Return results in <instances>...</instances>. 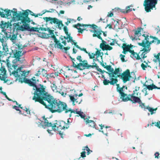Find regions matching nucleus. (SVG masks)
I'll use <instances>...</instances> for the list:
<instances>
[{
    "label": "nucleus",
    "mask_w": 160,
    "mask_h": 160,
    "mask_svg": "<svg viewBox=\"0 0 160 160\" xmlns=\"http://www.w3.org/2000/svg\"><path fill=\"white\" fill-rule=\"evenodd\" d=\"M84 148H85L84 149V150H86L87 151V155H89L91 152H92V151L90 150L87 146H86Z\"/></svg>",
    "instance_id": "nucleus-43"
},
{
    "label": "nucleus",
    "mask_w": 160,
    "mask_h": 160,
    "mask_svg": "<svg viewBox=\"0 0 160 160\" xmlns=\"http://www.w3.org/2000/svg\"><path fill=\"white\" fill-rule=\"evenodd\" d=\"M78 32L82 33L83 31L85 30L86 29H82L81 28H78Z\"/></svg>",
    "instance_id": "nucleus-56"
},
{
    "label": "nucleus",
    "mask_w": 160,
    "mask_h": 160,
    "mask_svg": "<svg viewBox=\"0 0 160 160\" xmlns=\"http://www.w3.org/2000/svg\"><path fill=\"white\" fill-rule=\"evenodd\" d=\"M60 72L61 73H63L64 75L66 78L72 77L73 78H76L79 77V76L78 75L76 76L74 75V74L71 73V72H69L68 71H64L62 69L60 70Z\"/></svg>",
    "instance_id": "nucleus-17"
},
{
    "label": "nucleus",
    "mask_w": 160,
    "mask_h": 160,
    "mask_svg": "<svg viewBox=\"0 0 160 160\" xmlns=\"http://www.w3.org/2000/svg\"><path fill=\"white\" fill-rule=\"evenodd\" d=\"M28 19V20L27 22L26 21L25 23H22L23 24H25V31L27 30L30 32H36L38 33H41L39 31V28L32 27L30 28L29 27V24H28V23H29L30 22V20L29 18L28 17V16L27 17V18Z\"/></svg>",
    "instance_id": "nucleus-8"
},
{
    "label": "nucleus",
    "mask_w": 160,
    "mask_h": 160,
    "mask_svg": "<svg viewBox=\"0 0 160 160\" xmlns=\"http://www.w3.org/2000/svg\"><path fill=\"white\" fill-rule=\"evenodd\" d=\"M45 105L46 108L48 109L52 113L64 112L65 114L70 112L69 117L72 116V113H76V111L68 107L67 104L60 100L54 99L53 97Z\"/></svg>",
    "instance_id": "nucleus-2"
},
{
    "label": "nucleus",
    "mask_w": 160,
    "mask_h": 160,
    "mask_svg": "<svg viewBox=\"0 0 160 160\" xmlns=\"http://www.w3.org/2000/svg\"><path fill=\"white\" fill-rule=\"evenodd\" d=\"M130 7H131V6H128V7H127L125 10H124V11H121V12L123 13H127L132 11V8H130Z\"/></svg>",
    "instance_id": "nucleus-38"
},
{
    "label": "nucleus",
    "mask_w": 160,
    "mask_h": 160,
    "mask_svg": "<svg viewBox=\"0 0 160 160\" xmlns=\"http://www.w3.org/2000/svg\"><path fill=\"white\" fill-rule=\"evenodd\" d=\"M128 101H130L132 102V103H138L139 104V106L141 107L142 108H144L146 109V107L145 106L144 103L142 102L141 100L140 99V101L138 102H135L134 100H132V99L130 98H127V99H124L123 100L124 102H127Z\"/></svg>",
    "instance_id": "nucleus-18"
},
{
    "label": "nucleus",
    "mask_w": 160,
    "mask_h": 160,
    "mask_svg": "<svg viewBox=\"0 0 160 160\" xmlns=\"http://www.w3.org/2000/svg\"><path fill=\"white\" fill-rule=\"evenodd\" d=\"M146 109H148V111L151 112V114L152 115L154 113H155V112H154L153 111H155L157 109V108L153 109V108H151L148 106L146 107Z\"/></svg>",
    "instance_id": "nucleus-35"
},
{
    "label": "nucleus",
    "mask_w": 160,
    "mask_h": 160,
    "mask_svg": "<svg viewBox=\"0 0 160 160\" xmlns=\"http://www.w3.org/2000/svg\"><path fill=\"white\" fill-rule=\"evenodd\" d=\"M155 125L160 129V121L157 122Z\"/></svg>",
    "instance_id": "nucleus-64"
},
{
    "label": "nucleus",
    "mask_w": 160,
    "mask_h": 160,
    "mask_svg": "<svg viewBox=\"0 0 160 160\" xmlns=\"http://www.w3.org/2000/svg\"><path fill=\"white\" fill-rule=\"evenodd\" d=\"M68 68V69L67 70H66V71H68L69 72H71V73H73V74H74L75 73H77V72L76 71V70H74V71H73L72 70V69H70L69 68H68V67H67Z\"/></svg>",
    "instance_id": "nucleus-47"
},
{
    "label": "nucleus",
    "mask_w": 160,
    "mask_h": 160,
    "mask_svg": "<svg viewBox=\"0 0 160 160\" xmlns=\"http://www.w3.org/2000/svg\"><path fill=\"white\" fill-rule=\"evenodd\" d=\"M143 85L145 86L146 87V88L148 89L149 90H152L156 88L155 85L153 84L150 85H147L144 84Z\"/></svg>",
    "instance_id": "nucleus-29"
},
{
    "label": "nucleus",
    "mask_w": 160,
    "mask_h": 160,
    "mask_svg": "<svg viewBox=\"0 0 160 160\" xmlns=\"http://www.w3.org/2000/svg\"><path fill=\"white\" fill-rule=\"evenodd\" d=\"M154 57L156 58V60H155L154 61L155 62H156L157 61H158L159 62V64H160V52L158 53L157 55H154Z\"/></svg>",
    "instance_id": "nucleus-39"
},
{
    "label": "nucleus",
    "mask_w": 160,
    "mask_h": 160,
    "mask_svg": "<svg viewBox=\"0 0 160 160\" xmlns=\"http://www.w3.org/2000/svg\"><path fill=\"white\" fill-rule=\"evenodd\" d=\"M59 134L61 136V138H63V135H65V134L63 133V132H61V131H59Z\"/></svg>",
    "instance_id": "nucleus-63"
},
{
    "label": "nucleus",
    "mask_w": 160,
    "mask_h": 160,
    "mask_svg": "<svg viewBox=\"0 0 160 160\" xmlns=\"http://www.w3.org/2000/svg\"><path fill=\"white\" fill-rule=\"evenodd\" d=\"M120 77L124 83H126L127 81H129L131 78L133 79L136 78V77L135 76L134 77H133L131 76L130 71L129 69H127L121 74L119 73V75L116 76L115 78L117 79L118 78H119Z\"/></svg>",
    "instance_id": "nucleus-5"
},
{
    "label": "nucleus",
    "mask_w": 160,
    "mask_h": 160,
    "mask_svg": "<svg viewBox=\"0 0 160 160\" xmlns=\"http://www.w3.org/2000/svg\"><path fill=\"white\" fill-rule=\"evenodd\" d=\"M114 70L113 68H112V67H111L110 68V70H109L108 72H106V73L108 74V73H113V72H114Z\"/></svg>",
    "instance_id": "nucleus-54"
},
{
    "label": "nucleus",
    "mask_w": 160,
    "mask_h": 160,
    "mask_svg": "<svg viewBox=\"0 0 160 160\" xmlns=\"http://www.w3.org/2000/svg\"><path fill=\"white\" fill-rule=\"evenodd\" d=\"M100 33H99V34H98V35H96L95 34H92V36L94 37H96L98 39L102 40V43H101L100 44V48H101L103 51H104L105 50V49H106L105 48L107 45L106 44V42L103 40L102 39V37L101 36H100L99 35L100 34H101Z\"/></svg>",
    "instance_id": "nucleus-14"
},
{
    "label": "nucleus",
    "mask_w": 160,
    "mask_h": 160,
    "mask_svg": "<svg viewBox=\"0 0 160 160\" xmlns=\"http://www.w3.org/2000/svg\"><path fill=\"white\" fill-rule=\"evenodd\" d=\"M78 95L75 94L73 96H69L72 102V104L73 105H75V103L79 104L81 103L82 99L81 98L78 97Z\"/></svg>",
    "instance_id": "nucleus-11"
},
{
    "label": "nucleus",
    "mask_w": 160,
    "mask_h": 160,
    "mask_svg": "<svg viewBox=\"0 0 160 160\" xmlns=\"http://www.w3.org/2000/svg\"><path fill=\"white\" fill-rule=\"evenodd\" d=\"M93 64H94V65H89L88 63L87 69H89L91 67L92 68H94V67H95L96 69L97 70L98 68V66L97 65V64L94 61L93 63Z\"/></svg>",
    "instance_id": "nucleus-37"
},
{
    "label": "nucleus",
    "mask_w": 160,
    "mask_h": 160,
    "mask_svg": "<svg viewBox=\"0 0 160 160\" xmlns=\"http://www.w3.org/2000/svg\"><path fill=\"white\" fill-rule=\"evenodd\" d=\"M141 66L143 70H145L146 68L148 67H150L151 68L149 65H147L146 64H144L143 63H142Z\"/></svg>",
    "instance_id": "nucleus-45"
},
{
    "label": "nucleus",
    "mask_w": 160,
    "mask_h": 160,
    "mask_svg": "<svg viewBox=\"0 0 160 160\" xmlns=\"http://www.w3.org/2000/svg\"><path fill=\"white\" fill-rule=\"evenodd\" d=\"M77 65H75V68L79 69L80 70H82L85 69H87L88 62L87 60H84L78 63L76 62Z\"/></svg>",
    "instance_id": "nucleus-10"
},
{
    "label": "nucleus",
    "mask_w": 160,
    "mask_h": 160,
    "mask_svg": "<svg viewBox=\"0 0 160 160\" xmlns=\"http://www.w3.org/2000/svg\"><path fill=\"white\" fill-rule=\"evenodd\" d=\"M83 113V112H82L80 114H79V116H80L82 118L84 119V120L85 121L86 120H87L88 118H85V116L84 114L83 115L82 114Z\"/></svg>",
    "instance_id": "nucleus-49"
},
{
    "label": "nucleus",
    "mask_w": 160,
    "mask_h": 160,
    "mask_svg": "<svg viewBox=\"0 0 160 160\" xmlns=\"http://www.w3.org/2000/svg\"><path fill=\"white\" fill-rule=\"evenodd\" d=\"M145 37V39L144 40H145L146 41H147L148 40L149 42L148 43V44L150 42V41H152L153 40L154 41V42L153 43L156 42V41H157V44H159L160 43V40H158V38L156 37H153L152 36H149L148 35H147L146 36H144V35H143Z\"/></svg>",
    "instance_id": "nucleus-15"
},
{
    "label": "nucleus",
    "mask_w": 160,
    "mask_h": 160,
    "mask_svg": "<svg viewBox=\"0 0 160 160\" xmlns=\"http://www.w3.org/2000/svg\"><path fill=\"white\" fill-rule=\"evenodd\" d=\"M21 53L22 52L20 51H17L14 54V57L16 58V61H19L20 62L22 63V60H21V58H20V57L22 55L21 54Z\"/></svg>",
    "instance_id": "nucleus-23"
},
{
    "label": "nucleus",
    "mask_w": 160,
    "mask_h": 160,
    "mask_svg": "<svg viewBox=\"0 0 160 160\" xmlns=\"http://www.w3.org/2000/svg\"><path fill=\"white\" fill-rule=\"evenodd\" d=\"M43 18L46 20V22L50 21V23L51 24L54 23L57 24L58 27V28L60 30L62 29V27L64 26V24L62 23V21L59 20L56 18L45 17Z\"/></svg>",
    "instance_id": "nucleus-6"
},
{
    "label": "nucleus",
    "mask_w": 160,
    "mask_h": 160,
    "mask_svg": "<svg viewBox=\"0 0 160 160\" xmlns=\"http://www.w3.org/2000/svg\"><path fill=\"white\" fill-rule=\"evenodd\" d=\"M46 70H45L44 69L42 68L38 70L37 72L35 74V75L36 76H39L40 75H41L42 72H45Z\"/></svg>",
    "instance_id": "nucleus-33"
},
{
    "label": "nucleus",
    "mask_w": 160,
    "mask_h": 160,
    "mask_svg": "<svg viewBox=\"0 0 160 160\" xmlns=\"http://www.w3.org/2000/svg\"><path fill=\"white\" fill-rule=\"evenodd\" d=\"M102 78L104 79L103 82L104 85H108L109 83L110 85H114L115 83H117L118 81L117 79L111 78H110V81L109 80H107L106 79L104 75H103L102 76Z\"/></svg>",
    "instance_id": "nucleus-9"
},
{
    "label": "nucleus",
    "mask_w": 160,
    "mask_h": 160,
    "mask_svg": "<svg viewBox=\"0 0 160 160\" xmlns=\"http://www.w3.org/2000/svg\"><path fill=\"white\" fill-rule=\"evenodd\" d=\"M7 64L8 67L10 68V72L16 78V80H18L21 83L24 82L30 86L33 87V89L35 91L32 99L35 102H39L45 106L49 101V99L52 97L48 95L45 90L46 87L41 84L37 85V82H38V79H36L35 77L30 79L26 78V77L29 74V71H22V66L17 68V65L16 64L11 65L9 63H8Z\"/></svg>",
    "instance_id": "nucleus-1"
},
{
    "label": "nucleus",
    "mask_w": 160,
    "mask_h": 160,
    "mask_svg": "<svg viewBox=\"0 0 160 160\" xmlns=\"http://www.w3.org/2000/svg\"><path fill=\"white\" fill-rule=\"evenodd\" d=\"M90 31L91 32L94 33L93 34L98 35L99 34V33H100L101 34H100L99 35L101 36V35L102 34V33H103L104 36L106 37L107 36V34L105 33L104 32L101 30V29H98L97 28L96 29H94L93 30H90Z\"/></svg>",
    "instance_id": "nucleus-22"
},
{
    "label": "nucleus",
    "mask_w": 160,
    "mask_h": 160,
    "mask_svg": "<svg viewBox=\"0 0 160 160\" xmlns=\"http://www.w3.org/2000/svg\"><path fill=\"white\" fill-rule=\"evenodd\" d=\"M69 40H68L67 42H72L73 43L74 42V41H73L72 39V37H71L68 38Z\"/></svg>",
    "instance_id": "nucleus-58"
},
{
    "label": "nucleus",
    "mask_w": 160,
    "mask_h": 160,
    "mask_svg": "<svg viewBox=\"0 0 160 160\" xmlns=\"http://www.w3.org/2000/svg\"><path fill=\"white\" fill-rule=\"evenodd\" d=\"M61 121H58L56 120L55 121V122L53 123L52 125L51 126L52 128V129L54 131H57V129H58V128H60L59 127V125L61 124L62 125H63L62 123H60Z\"/></svg>",
    "instance_id": "nucleus-21"
},
{
    "label": "nucleus",
    "mask_w": 160,
    "mask_h": 160,
    "mask_svg": "<svg viewBox=\"0 0 160 160\" xmlns=\"http://www.w3.org/2000/svg\"><path fill=\"white\" fill-rule=\"evenodd\" d=\"M2 45V50L3 51L2 52L1 51V47L0 46V58L3 55H6L8 54L9 53L8 52V47L7 45Z\"/></svg>",
    "instance_id": "nucleus-19"
},
{
    "label": "nucleus",
    "mask_w": 160,
    "mask_h": 160,
    "mask_svg": "<svg viewBox=\"0 0 160 160\" xmlns=\"http://www.w3.org/2000/svg\"><path fill=\"white\" fill-rule=\"evenodd\" d=\"M63 29L66 34H67L68 32V29L67 26H64L63 28Z\"/></svg>",
    "instance_id": "nucleus-53"
},
{
    "label": "nucleus",
    "mask_w": 160,
    "mask_h": 160,
    "mask_svg": "<svg viewBox=\"0 0 160 160\" xmlns=\"http://www.w3.org/2000/svg\"><path fill=\"white\" fill-rule=\"evenodd\" d=\"M97 70L99 72H100L102 74H103L104 72L106 73V72H107V71H106L104 70H102L101 69L99 68V67H98V68Z\"/></svg>",
    "instance_id": "nucleus-57"
},
{
    "label": "nucleus",
    "mask_w": 160,
    "mask_h": 160,
    "mask_svg": "<svg viewBox=\"0 0 160 160\" xmlns=\"http://www.w3.org/2000/svg\"><path fill=\"white\" fill-rule=\"evenodd\" d=\"M54 38V42L55 44L54 45V47L55 48H58L60 49H62L63 47V45L59 42V41H58L56 37L54 36H52Z\"/></svg>",
    "instance_id": "nucleus-24"
},
{
    "label": "nucleus",
    "mask_w": 160,
    "mask_h": 160,
    "mask_svg": "<svg viewBox=\"0 0 160 160\" xmlns=\"http://www.w3.org/2000/svg\"><path fill=\"white\" fill-rule=\"evenodd\" d=\"M47 31L48 32L49 34H47L45 32L42 33V37L44 38H48L50 37L54 39L53 38L52 36L56 37L54 34V30H51L49 28H47Z\"/></svg>",
    "instance_id": "nucleus-13"
},
{
    "label": "nucleus",
    "mask_w": 160,
    "mask_h": 160,
    "mask_svg": "<svg viewBox=\"0 0 160 160\" xmlns=\"http://www.w3.org/2000/svg\"><path fill=\"white\" fill-rule=\"evenodd\" d=\"M117 91L121 95V98H122V100L123 101V99L125 98V97L127 95L123 92V89H122V88H119L118 90H117Z\"/></svg>",
    "instance_id": "nucleus-28"
},
{
    "label": "nucleus",
    "mask_w": 160,
    "mask_h": 160,
    "mask_svg": "<svg viewBox=\"0 0 160 160\" xmlns=\"http://www.w3.org/2000/svg\"><path fill=\"white\" fill-rule=\"evenodd\" d=\"M149 42L148 40L146 41H145V40H144L142 41V42L138 43V44L139 46H142L144 48L142 50H141L138 52L139 56L141 58L140 60L141 62H142L143 60L147 57L146 54L150 51L151 49L150 45L152 43H153L154 41L153 40L150 41V42L148 44Z\"/></svg>",
    "instance_id": "nucleus-4"
},
{
    "label": "nucleus",
    "mask_w": 160,
    "mask_h": 160,
    "mask_svg": "<svg viewBox=\"0 0 160 160\" xmlns=\"http://www.w3.org/2000/svg\"><path fill=\"white\" fill-rule=\"evenodd\" d=\"M45 77L48 80L50 78H52L51 73L47 74Z\"/></svg>",
    "instance_id": "nucleus-62"
},
{
    "label": "nucleus",
    "mask_w": 160,
    "mask_h": 160,
    "mask_svg": "<svg viewBox=\"0 0 160 160\" xmlns=\"http://www.w3.org/2000/svg\"><path fill=\"white\" fill-rule=\"evenodd\" d=\"M81 26H85L87 27H88V26H90V28H92L93 29H96L97 28H98V26L94 24L90 25L81 24Z\"/></svg>",
    "instance_id": "nucleus-34"
},
{
    "label": "nucleus",
    "mask_w": 160,
    "mask_h": 160,
    "mask_svg": "<svg viewBox=\"0 0 160 160\" xmlns=\"http://www.w3.org/2000/svg\"><path fill=\"white\" fill-rule=\"evenodd\" d=\"M113 13L111 12H108V13L107 15V17H111L113 16Z\"/></svg>",
    "instance_id": "nucleus-61"
},
{
    "label": "nucleus",
    "mask_w": 160,
    "mask_h": 160,
    "mask_svg": "<svg viewBox=\"0 0 160 160\" xmlns=\"http://www.w3.org/2000/svg\"><path fill=\"white\" fill-rule=\"evenodd\" d=\"M14 30H16L17 31L19 30L23 31H25V24L20 26L18 23H14L13 24Z\"/></svg>",
    "instance_id": "nucleus-16"
},
{
    "label": "nucleus",
    "mask_w": 160,
    "mask_h": 160,
    "mask_svg": "<svg viewBox=\"0 0 160 160\" xmlns=\"http://www.w3.org/2000/svg\"><path fill=\"white\" fill-rule=\"evenodd\" d=\"M125 56L124 55H122V54H121L120 55V58L122 62H125L124 58Z\"/></svg>",
    "instance_id": "nucleus-48"
},
{
    "label": "nucleus",
    "mask_w": 160,
    "mask_h": 160,
    "mask_svg": "<svg viewBox=\"0 0 160 160\" xmlns=\"http://www.w3.org/2000/svg\"><path fill=\"white\" fill-rule=\"evenodd\" d=\"M120 72V69L119 68H115L113 72V73H108L109 78H115L117 75H119Z\"/></svg>",
    "instance_id": "nucleus-20"
},
{
    "label": "nucleus",
    "mask_w": 160,
    "mask_h": 160,
    "mask_svg": "<svg viewBox=\"0 0 160 160\" xmlns=\"http://www.w3.org/2000/svg\"><path fill=\"white\" fill-rule=\"evenodd\" d=\"M42 118L44 121H42L41 124L44 128H45L47 127L52 126V123L50 122V121L49 120V118H46L45 116L43 117Z\"/></svg>",
    "instance_id": "nucleus-12"
},
{
    "label": "nucleus",
    "mask_w": 160,
    "mask_h": 160,
    "mask_svg": "<svg viewBox=\"0 0 160 160\" xmlns=\"http://www.w3.org/2000/svg\"><path fill=\"white\" fill-rule=\"evenodd\" d=\"M70 58H71L72 62L73 65H72L73 67L75 68V65H77V64L75 63L76 60L74 58H72L71 57H70Z\"/></svg>",
    "instance_id": "nucleus-46"
},
{
    "label": "nucleus",
    "mask_w": 160,
    "mask_h": 160,
    "mask_svg": "<svg viewBox=\"0 0 160 160\" xmlns=\"http://www.w3.org/2000/svg\"><path fill=\"white\" fill-rule=\"evenodd\" d=\"M62 123L63 125H62L61 124L60 125H59V127L60 128H58V129H57V131L58 132L60 131L61 130H64V126L65 124V122L62 121L60 122V123Z\"/></svg>",
    "instance_id": "nucleus-31"
},
{
    "label": "nucleus",
    "mask_w": 160,
    "mask_h": 160,
    "mask_svg": "<svg viewBox=\"0 0 160 160\" xmlns=\"http://www.w3.org/2000/svg\"><path fill=\"white\" fill-rule=\"evenodd\" d=\"M142 28H137V30L135 31L134 36L135 37L138 36L139 34H141L140 32Z\"/></svg>",
    "instance_id": "nucleus-32"
},
{
    "label": "nucleus",
    "mask_w": 160,
    "mask_h": 160,
    "mask_svg": "<svg viewBox=\"0 0 160 160\" xmlns=\"http://www.w3.org/2000/svg\"><path fill=\"white\" fill-rule=\"evenodd\" d=\"M132 46L131 44H130V45L129 44L127 45L126 43H123L122 47L123 49H124L126 51H128L130 53V51H132V50L131 49Z\"/></svg>",
    "instance_id": "nucleus-26"
},
{
    "label": "nucleus",
    "mask_w": 160,
    "mask_h": 160,
    "mask_svg": "<svg viewBox=\"0 0 160 160\" xmlns=\"http://www.w3.org/2000/svg\"><path fill=\"white\" fill-rule=\"evenodd\" d=\"M131 54L130 57L133 59H136V60H140L141 59L139 56L138 53L135 52L133 50L130 51Z\"/></svg>",
    "instance_id": "nucleus-25"
},
{
    "label": "nucleus",
    "mask_w": 160,
    "mask_h": 160,
    "mask_svg": "<svg viewBox=\"0 0 160 160\" xmlns=\"http://www.w3.org/2000/svg\"><path fill=\"white\" fill-rule=\"evenodd\" d=\"M1 27L2 28H8V24L6 22H4L3 21L1 22Z\"/></svg>",
    "instance_id": "nucleus-36"
},
{
    "label": "nucleus",
    "mask_w": 160,
    "mask_h": 160,
    "mask_svg": "<svg viewBox=\"0 0 160 160\" xmlns=\"http://www.w3.org/2000/svg\"><path fill=\"white\" fill-rule=\"evenodd\" d=\"M81 156L82 158H84L86 157V152L85 151H83L81 152Z\"/></svg>",
    "instance_id": "nucleus-55"
},
{
    "label": "nucleus",
    "mask_w": 160,
    "mask_h": 160,
    "mask_svg": "<svg viewBox=\"0 0 160 160\" xmlns=\"http://www.w3.org/2000/svg\"><path fill=\"white\" fill-rule=\"evenodd\" d=\"M60 73H58V72H55L54 73H51V76L52 77V78H57L58 77V74H60Z\"/></svg>",
    "instance_id": "nucleus-40"
},
{
    "label": "nucleus",
    "mask_w": 160,
    "mask_h": 160,
    "mask_svg": "<svg viewBox=\"0 0 160 160\" xmlns=\"http://www.w3.org/2000/svg\"><path fill=\"white\" fill-rule=\"evenodd\" d=\"M13 10L15 11H12L8 9H6L4 10L5 12V15L7 17H8L11 15L12 13V20L15 21H20L21 23H25L26 21L28 20V19L27 18V17L28 15V13L26 10L24 12H18V13L17 12V9L14 8Z\"/></svg>",
    "instance_id": "nucleus-3"
},
{
    "label": "nucleus",
    "mask_w": 160,
    "mask_h": 160,
    "mask_svg": "<svg viewBox=\"0 0 160 160\" xmlns=\"http://www.w3.org/2000/svg\"><path fill=\"white\" fill-rule=\"evenodd\" d=\"M17 37V35L13 34L11 36V35L10 36V39L11 41H13L16 40Z\"/></svg>",
    "instance_id": "nucleus-44"
},
{
    "label": "nucleus",
    "mask_w": 160,
    "mask_h": 160,
    "mask_svg": "<svg viewBox=\"0 0 160 160\" xmlns=\"http://www.w3.org/2000/svg\"><path fill=\"white\" fill-rule=\"evenodd\" d=\"M105 49V50H111L113 49V48L112 47L109 46L108 45H107Z\"/></svg>",
    "instance_id": "nucleus-50"
},
{
    "label": "nucleus",
    "mask_w": 160,
    "mask_h": 160,
    "mask_svg": "<svg viewBox=\"0 0 160 160\" xmlns=\"http://www.w3.org/2000/svg\"><path fill=\"white\" fill-rule=\"evenodd\" d=\"M139 87H136L135 90L133 92V93L131 94H128L127 97L123 99V100L124 99H127V98H128L131 99L132 98V100H134V101L135 102L139 101H140V98L138 97V92H137L136 93V92L139 91Z\"/></svg>",
    "instance_id": "nucleus-7"
},
{
    "label": "nucleus",
    "mask_w": 160,
    "mask_h": 160,
    "mask_svg": "<svg viewBox=\"0 0 160 160\" xmlns=\"http://www.w3.org/2000/svg\"><path fill=\"white\" fill-rule=\"evenodd\" d=\"M85 122L87 124H88L91 127L97 129L95 127V123L93 121L89 120L88 118H87Z\"/></svg>",
    "instance_id": "nucleus-27"
},
{
    "label": "nucleus",
    "mask_w": 160,
    "mask_h": 160,
    "mask_svg": "<svg viewBox=\"0 0 160 160\" xmlns=\"http://www.w3.org/2000/svg\"><path fill=\"white\" fill-rule=\"evenodd\" d=\"M14 61H15V60H14L12 62V63H12V64H11L10 63V62H8V61H7V67H8V70L9 71V72H10V74H12V73H11V72H10V68H9L8 67V64H8V63H10V64H11V65H14V64H16V65H17V68H19V67H18V64H16V63H15V62H14Z\"/></svg>",
    "instance_id": "nucleus-41"
},
{
    "label": "nucleus",
    "mask_w": 160,
    "mask_h": 160,
    "mask_svg": "<svg viewBox=\"0 0 160 160\" xmlns=\"http://www.w3.org/2000/svg\"><path fill=\"white\" fill-rule=\"evenodd\" d=\"M92 54L93 55V56H91V54L90 55V59H93L95 58V56L96 55H97L98 56L97 57H99L101 55V52L100 51L97 50V51L95 53H92Z\"/></svg>",
    "instance_id": "nucleus-30"
},
{
    "label": "nucleus",
    "mask_w": 160,
    "mask_h": 160,
    "mask_svg": "<svg viewBox=\"0 0 160 160\" xmlns=\"http://www.w3.org/2000/svg\"><path fill=\"white\" fill-rule=\"evenodd\" d=\"M77 59L80 62H81L82 61H83L82 60V57L81 56H78L77 57Z\"/></svg>",
    "instance_id": "nucleus-60"
},
{
    "label": "nucleus",
    "mask_w": 160,
    "mask_h": 160,
    "mask_svg": "<svg viewBox=\"0 0 160 160\" xmlns=\"http://www.w3.org/2000/svg\"><path fill=\"white\" fill-rule=\"evenodd\" d=\"M81 51H84L85 53H87L88 55H89V57H90V55H91V54L90 52H88L86 50V49L85 48H81Z\"/></svg>",
    "instance_id": "nucleus-52"
},
{
    "label": "nucleus",
    "mask_w": 160,
    "mask_h": 160,
    "mask_svg": "<svg viewBox=\"0 0 160 160\" xmlns=\"http://www.w3.org/2000/svg\"><path fill=\"white\" fill-rule=\"evenodd\" d=\"M56 10L53 9H50L49 10H46V11L43 12L42 14H44L46 12H52L55 11Z\"/></svg>",
    "instance_id": "nucleus-51"
},
{
    "label": "nucleus",
    "mask_w": 160,
    "mask_h": 160,
    "mask_svg": "<svg viewBox=\"0 0 160 160\" xmlns=\"http://www.w3.org/2000/svg\"><path fill=\"white\" fill-rule=\"evenodd\" d=\"M28 10V11H29L30 13V14L32 15V16H35V17H38V16H41L42 15V14H41L40 13H38V14H37V15H35L32 12L30 11V10Z\"/></svg>",
    "instance_id": "nucleus-42"
},
{
    "label": "nucleus",
    "mask_w": 160,
    "mask_h": 160,
    "mask_svg": "<svg viewBox=\"0 0 160 160\" xmlns=\"http://www.w3.org/2000/svg\"><path fill=\"white\" fill-rule=\"evenodd\" d=\"M113 40V41L111 42L110 44V45L111 46H113L114 45V43H117V42L116 41V40L115 39H112Z\"/></svg>",
    "instance_id": "nucleus-59"
}]
</instances>
